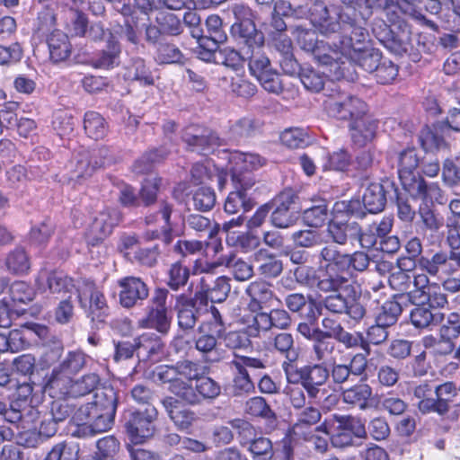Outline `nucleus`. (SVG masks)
Here are the masks:
<instances>
[{
    "mask_svg": "<svg viewBox=\"0 0 460 460\" xmlns=\"http://www.w3.org/2000/svg\"><path fill=\"white\" fill-rule=\"evenodd\" d=\"M206 27L208 35L199 38L200 47H209V42L216 48L219 44L225 43L227 40V35L223 30L222 20L218 15H209L206 20Z\"/></svg>",
    "mask_w": 460,
    "mask_h": 460,
    "instance_id": "79ce46f5",
    "label": "nucleus"
},
{
    "mask_svg": "<svg viewBox=\"0 0 460 460\" xmlns=\"http://www.w3.org/2000/svg\"><path fill=\"white\" fill-rule=\"evenodd\" d=\"M394 189V183L389 179L380 182H373L366 189L362 201L365 208L371 214L383 211L386 204V195Z\"/></svg>",
    "mask_w": 460,
    "mask_h": 460,
    "instance_id": "5701e85b",
    "label": "nucleus"
},
{
    "mask_svg": "<svg viewBox=\"0 0 460 460\" xmlns=\"http://www.w3.org/2000/svg\"><path fill=\"white\" fill-rule=\"evenodd\" d=\"M119 304L124 308L139 305L149 296L147 285L137 277H125L118 281Z\"/></svg>",
    "mask_w": 460,
    "mask_h": 460,
    "instance_id": "f3484780",
    "label": "nucleus"
},
{
    "mask_svg": "<svg viewBox=\"0 0 460 460\" xmlns=\"http://www.w3.org/2000/svg\"><path fill=\"white\" fill-rule=\"evenodd\" d=\"M434 386L428 382L416 385L413 389V396L418 399L417 408L422 414L436 412L439 416L446 415L450 407L447 406L446 400H438Z\"/></svg>",
    "mask_w": 460,
    "mask_h": 460,
    "instance_id": "6ab92c4d",
    "label": "nucleus"
},
{
    "mask_svg": "<svg viewBox=\"0 0 460 460\" xmlns=\"http://www.w3.org/2000/svg\"><path fill=\"white\" fill-rule=\"evenodd\" d=\"M173 205L166 200H161L158 203V209L146 216L145 224L147 226H155L163 227L164 242L168 244L172 242V232L173 224L172 222V214Z\"/></svg>",
    "mask_w": 460,
    "mask_h": 460,
    "instance_id": "393cba45",
    "label": "nucleus"
},
{
    "mask_svg": "<svg viewBox=\"0 0 460 460\" xmlns=\"http://www.w3.org/2000/svg\"><path fill=\"white\" fill-rule=\"evenodd\" d=\"M326 231L334 243L345 245L349 241H354V236L358 234V223L332 220L329 222Z\"/></svg>",
    "mask_w": 460,
    "mask_h": 460,
    "instance_id": "58836bf2",
    "label": "nucleus"
},
{
    "mask_svg": "<svg viewBox=\"0 0 460 460\" xmlns=\"http://www.w3.org/2000/svg\"><path fill=\"white\" fill-rule=\"evenodd\" d=\"M386 3L385 17L387 21L402 33L406 35L411 34V26L406 21L407 18H411L433 30L437 29L435 22L427 19L411 1L388 0Z\"/></svg>",
    "mask_w": 460,
    "mask_h": 460,
    "instance_id": "1a4fd4ad",
    "label": "nucleus"
},
{
    "mask_svg": "<svg viewBox=\"0 0 460 460\" xmlns=\"http://www.w3.org/2000/svg\"><path fill=\"white\" fill-rule=\"evenodd\" d=\"M377 124L366 114L349 123V133L354 146L363 147L376 137Z\"/></svg>",
    "mask_w": 460,
    "mask_h": 460,
    "instance_id": "bb28decb",
    "label": "nucleus"
},
{
    "mask_svg": "<svg viewBox=\"0 0 460 460\" xmlns=\"http://www.w3.org/2000/svg\"><path fill=\"white\" fill-rule=\"evenodd\" d=\"M419 267L430 276H453L460 270V252L440 250L431 257L420 256Z\"/></svg>",
    "mask_w": 460,
    "mask_h": 460,
    "instance_id": "f8f14e48",
    "label": "nucleus"
},
{
    "mask_svg": "<svg viewBox=\"0 0 460 460\" xmlns=\"http://www.w3.org/2000/svg\"><path fill=\"white\" fill-rule=\"evenodd\" d=\"M39 289L49 291L51 294L60 295L64 297L66 294H76L73 279L62 270H50L42 269L36 279Z\"/></svg>",
    "mask_w": 460,
    "mask_h": 460,
    "instance_id": "dca6fc26",
    "label": "nucleus"
},
{
    "mask_svg": "<svg viewBox=\"0 0 460 460\" xmlns=\"http://www.w3.org/2000/svg\"><path fill=\"white\" fill-rule=\"evenodd\" d=\"M372 395V388L365 383L357 384L341 393L344 403L358 406L360 410L369 407L368 401Z\"/></svg>",
    "mask_w": 460,
    "mask_h": 460,
    "instance_id": "a19ab883",
    "label": "nucleus"
},
{
    "mask_svg": "<svg viewBox=\"0 0 460 460\" xmlns=\"http://www.w3.org/2000/svg\"><path fill=\"white\" fill-rule=\"evenodd\" d=\"M101 378L96 373H88L73 380L72 397H82L93 392L99 386Z\"/></svg>",
    "mask_w": 460,
    "mask_h": 460,
    "instance_id": "774afa93",
    "label": "nucleus"
},
{
    "mask_svg": "<svg viewBox=\"0 0 460 460\" xmlns=\"http://www.w3.org/2000/svg\"><path fill=\"white\" fill-rule=\"evenodd\" d=\"M125 77L129 81H137L141 85H153L154 76L150 67L141 58H133L130 65L127 67Z\"/></svg>",
    "mask_w": 460,
    "mask_h": 460,
    "instance_id": "c03bdc74",
    "label": "nucleus"
},
{
    "mask_svg": "<svg viewBox=\"0 0 460 460\" xmlns=\"http://www.w3.org/2000/svg\"><path fill=\"white\" fill-rule=\"evenodd\" d=\"M5 288H9L10 297L13 302L28 304L34 298V290L24 281H15L8 287V280L0 278V292Z\"/></svg>",
    "mask_w": 460,
    "mask_h": 460,
    "instance_id": "09e8293b",
    "label": "nucleus"
},
{
    "mask_svg": "<svg viewBox=\"0 0 460 460\" xmlns=\"http://www.w3.org/2000/svg\"><path fill=\"white\" fill-rule=\"evenodd\" d=\"M158 414L155 406H148L145 410H128L124 413V428L133 443H143L155 435Z\"/></svg>",
    "mask_w": 460,
    "mask_h": 460,
    "instance_id": "7ed1b4c3",
    "label": "nucleus"
},
{
    "mask_svg": "<svg viewBox=\"0 0 460 460\" xmlns=\"http://www.w3.org/2000/svg\"><path fill=\"white\" fill-rule=\"evenodd\" d=\"M296 43L305 52L311 53L314 59L325 66L335 79L344 77V67L338 64V52L331 42L318 40L316 31L303 26H296L295 30Z\"/></svg>",
    "mask_w": 460,
    "mask_h": 460,
    "instance_id": "f03ea898",
    "label": "nucleus"
},
{
    "mask_svg": "<svg viewBox=\"0 0 460 460\" xmlns=\"http://www.w3.org/2000/svg\"><path fill=\"white\" fill-rule=\"evenodd\" d=\"M208 308L209 305L202 294L195 292L193 296H176L174 309L179 328L184 332L193 331L199 319L208 313Z\"/></svg>",
    "mask_w": 460,
    "mask_h": 460,
    "instance_id": "0eeeda50",
    "label": "nucleus"
},
{
    "mask_svg": "<svg viewBox=\"0 0 460 460\" xmlns=\"http://www.w3.org/2000/svg\"><path fill=\"white\" fill-rule=\"evenodd\" d=\"M58 3H49L38 12L33 22V31L38 34H45L55 27L57 22Z\"/></svg>",
    "mask_w": 460,
    "mask_h": 460,
    "instance_id": "a18cd8bd",
    "label": "nucleus"
},
{
    "mask_svg": "<svg viewBox=\"0 0 460 460\" xmlns=\"http://www.w3.org/2000/svg\"><path fill=\"white\" fill-rule=\"evenodd\" d=\"M330 335L323 333V331L314 339L312 350L314 359L317 361H324L330 358L336 349V343L332 341Z\"/></svg>",
    "mask_w": 460,
    "mask_h": 460,
    "instance_id": "0e129e2a",
    "label": "nucleus"
},
{
    "mask_svg": "<svg viewBox=\"0 0 460 460\" xmlns=\"http://www.w3.org/2000/svg\"><path fill=\"white\" fill-rule=\"evenodd\" d=\"M105 46L92 60L95 68L110 70L119 66L122 47L118 38L109 31Z\"/></svg>",
    "mask_w": 460,
    "mask_h": 460,
    "instance_id": "b1692460",
    "label": "nucleus"
},
{
    "mask_svg": "<svg viewBox=\"0 0 460 460\" xmlns=\"http://www.w3.org/2000/svg\"><path fill=\"white\" fill-rule=\"evenodd\" d=\"M76 297L82 307H86L84 299L89 298L88 315L93 322L104 323L109 315V306L104 295L89 280L84 282V288H77Z\"/></svg>",
    "mask_w": 460,
    "mask_h": 460,
    "instance_id": "4468645a",
    "label": "nucleus"
},
{
    "mask_svg": "<svg viewBox=\"0 0 460 460\" xmlns=\"http://www.w3.org/2000/svg\"><path fill=\"white\" fill-rule=\"evenodd\" d=\"M349 275L348 271H335L332 268H324L317 278L316 287L323 293L352 291V288L357 287Z\"/></svg>",
    "mask_w": 460,
    "mask_h": 460,
    "instance_id": "aec40b11",
    "label": "nucleus"
},
{
    "mask_svg": "<svg viewBox=\"0 0 460 460\" xmlns=\"http://www.w3.org/2000/svg\"><path fill=\"white\" fill-rule=\"evenodd\" d=\"M162 179L157 175H149L141 185L138 191L140 205L150 207L157 200V193L160 189Z\"/></svg>",
    "mask_w": 460,
    "mask_h": 460,
    "instance_id": "4d7b16f0",
    "label": "nucleus"
},
{
    "mask_svg": "<svg viewBox=\"0 0 460 460\" xmlns=\"http://www.w3.org/2000/svg\"><path fill=\"white\" fill-rule=\"evenodd\" d=\"M168 295L169 291L165 288H156L154 291L146 316L140 321L142 327L155 329L163 334L169 332L171 318L168 316L166 306Z\"/></svg>",
    "mask_w": 460,
    "mask_h": 460,
    "instance_id": "9b49d317",
    "label": "nucleus"
},
{
    "mask_svg": "<svg viewBox=\"0 0 460 460\" xmlns=\"http://www.w3.org/2000/svg\"><path fill=\"white\" fill-rule=\"evenodd\" d=\"M161 403L168 418L180 431L190 429L199 420L194 411L183 406L181 401L174 396L164 397Z\"/></svg>",
    "mask_w": 460,
    "mask_h": 460,
    "instance_id": "a211bd4d",
    "label": "nucleus"
},
{
    "mask_svg": "<svg viewBox=\"0 0 460 460\" xmlns=\"http://www.w3.org/2000/svg\"><path fill=\"white\" fill-rule=\"evenodd\" d=\"M199 335L195 340L196 349L202 354L206 362L217 363L224 359L225 352L217 346V339L222 335L206 330L205 324L201 323L198 329Z\"/></svg>",
    "mask_w": 460,
    "mask_h": 460,
    "instance_id": "4be33fe9",
    "label": "nucleus"
},
{
    "mask_svg": "<svg viewBox=\"0 0 460 460\" xmlns=\"http://www.w3.org/2000/svg\"><path fill=\"white\" fill-rule=\"evenodd\" d=\"M328 217V207L324 199L318 200L316 204L305 208L303 212L304 222L311 227H320Z\"/></svg>",
    "mask_w": 460,
    "mask_h": 460,
    "instance_id": "e2e57ef3",
    "label": "nucleus"
},
{
    "mask_svg": "<svg viewBox=\"0 0 460 460\" xmlns=\"http://www.w3.org/2000/svg\"><path fill=\"white\" fill-rule=\"evenodd\" d=\"M218 263L227 268L237 281L249 280L254 275L253 266L234 252L221 255Z\"/></svg>",
    "mask_w": 460,
    "mask_h": 460,
    "instance_id": "2f4dec72",
    "label": "nucleus"
},
{
    "mask_svg": "<svg viewBox=\"0 0 460 460\" xmlns=\"http://www.w3.org/2000/svg\"><path fill=\"white\" fill-rule=\"evenodd\" d=\"M120 448L119 441L114 436H106L96 441L93 460H116Z\"/></svg>",
    "mask_w": 460,
    "mask_h": 460,
    "instance_id": "052dcab7",
    "label": "nucleus"
},
{
    "mask_svg": "<svg viewBox=\"0 0 460 460\" xmlns=\"http://www.w3.org/2000/svg\"><path fill=\"white\" fill-rule=\"evenodd\" d=\"M419 165V158L414 149H406L398 158V174L403 188L411 195H425L428 190H439L437 183L428 184L420 175L414 174Z\"/></svg>",
    "mask_w": 460,
    "mask_h": 460,
    "instance_id": "423d86ee",
    "label": "nucleus"
},
{
    "mask_svg": "<svg viewBox=\"0 0 460 460\" xmlns=\"http://www.w3.org/2000/svg\"><path fill=\"white\" fill-rule=\"evenodd\" d=\"M121 219V213L115 208H104L93 218L85 234L86 242L96 245L109 236Z\"/></svg>",
    "mask_w": 460,
    "mask_h": 460,
    "instance_id": "ddd939ff",
    "label": "nucleus"
},
{
    "mask_svg": "<svg viewBox=\"0 0 460 460\" xmlns=\"http://www.w3.org/2000/svg\"><path fill=\"white\" fill-rule=\"evenodd\" d=\"M394 220L390 217H384L379 222H373L364 229L358 224V234L354 241H358L363 249L376 248L379 238L392 231Z\"/></svg>",
    "mask_w": 460,
    "mask_h": 460,
    "instance_id": "412c9836",
    "label": "nucleus"
},
{
    "mask_svg": "<svg viewBox=\"0 0 460 460\" xmlns=\"http://www.w3.org/2000/svg\"><path fill=\"white\" fill-rule=\"evenodd\" d=\"M285 376L288 383L324 385L330 378V371L322 363L305 365L301 367L288 365Z\"/></svg>",
    "mask_w": 460,
    "mask_h": 460,
    "instance_id": "2eb2a0df",
    "label": "nucleus"
},
{
    "mask_svg": "<svg viewBox=\"0 0 460 460\" xmlns=\"http://www.w3.org/2000/svg\"><path fill=\"white\" fill-rule=\"evenodd\" d=\"M230 31L233 37L242 40L251 49L264 43L263 34L257 30L254 21L234 22Z\"/></svg>",
    "mask_w": 460,
    "mask_h": 460,
    "instance_id": "72a5a7b5",
    "label": "nucleus"
},
{
    "mask_svg": "<svg viewBox=\"0 0 460 460\" xmlns=\"http://www.w3.org/2000/svg\"><path fill=\"white\" fill-rule=\"evenodd\" d=\"M84 128L86 134L93 139H102L107 134L105 119L95 111H88L84 115Z\"/></svg>",
    "mask_w": 460,
    "mask_h": 460,
    "instance_id": "bf43d9fd",
    "label": "nucleus"
},
{
    "mask_svg": "<svg viewBox=\"0 0 460 460\" xmlns=\"http://www.w3.org/2000/svg\"><path fill=\"white\" fill-rule=\"evenodd\" d=\"M191 206L195 210L207 212L211 210L216 204V193L209 187L198 188L192 194Z\"/></svg>",
    "mask_w": 460,
    "mask_h": 460,
    "instance_id": "338daca9",
    "label": "nucleus"
},
{
    "mask_svg": "<svg viewBox=\"0 0 460 460\" xmlns=\"http://www.w3.org/2000/svg\"><path fill=\"white\" fill-rule=\"evenodd\" d=\"M49 58L54 63L66 60L72 51L68 36L60 30H54L47 38Z\"/></svg>",
    "mask_w": 460,
    "mask_h": 460,
    "instance_id": "7c9ffc66",
    "label": "nucleus"
},
{
    "mask_svg": "<svg viewBox=\"0 0 460 460\" xmlns=\"http://www.w3.org/2000/svg\"><path fill=\"white\" fill-rule=\"evenodd\" d=\"M332 420L337 423L331 433V443L334 447L344 448L359 446L361 440L367 436L365 423L360 418L334 414Z\"/></svg>",
    "mask_w": 460,
    "mask_h": 460,
    "instance_id": "20e7f679",
    "label": "nucleus"
},
{
    "mask_svg": "<svg viewBox=\"0 0 460 460\" xmlns=\"http://www.w3.org/2000/svg\"><path fill=\"white\" fill-rule=\"evenodd\" d=\"M312 22L319 32L329 40H332L333 49L338 52V64L348 70L346 62L342 58L351 55L354 51L362 49L360 47L367 37V31L357 22V16L346 12L344 9L337 13L336 18L329 14L327 6H322L320 14L311 13Z\"/></svg>",
    "mask_w": 460,
    "mask_h": 460,
    "instance_id": "f257e3e1",
    "label": "nucleus"
},
{
    "mask_svg": "<svg viewBox=\"0 0 460 460\" xmlns=\"http://www.w3.org/2000/svg\"><path fill=\"white\" fill-rule=\"evenodd\" d=\"M234 367L236 374L230 387L231 394L234 396H243L252 393L254 390V383L249 371L238 364H234Z\"/></svg>",
    "mask_w": 460,
    "mask_h": 460,
    "instance_id": "6e6d98bb",
    "label": "nucleus"
},
{
    "mask_svg": "<svg viewBox=\"0 0 460 460\" xmlns=\"http://www.w3.org/2000/svg\"><path fill=\"white\" fill-rule=\"evenodd\" d=\"M381 53L374 49H360L354 51L353 54L342 58L346 63H355L363 70L368 73H375L378 66L381 65Z\"/></svg>",
    "mask_w": 460,
    "mask_h": 460,
    "instance_id": "4c0bfd02",
    "label": "nucleus"
},
{
    "mask_svg": "<svg viewBox=\"0 0 460 460\" xmlns=\"http://www.w3.org/2000/svg\"><path fill=\"white\" fill-rule=\"evenodd\" d=\"M154 58L159 65L183 64L185 59L181 49L169 42L158 43Z\"/></svg>",
    "mask_w": 460,
    "mask_h": 460,
    "instance_id": "49530a36",
    "label": "nucleus"
},
{
    "mask_svg": "<svg viewBox=\"0 0 460 460\" xmlns=\"http://www.w3.org/2000/svg\"><path fill=\"white\" fill-rule=\"evenodd\" d=\"M137 357L156 359L163 352L162 341L154 334H143L137 337Z\"/></svg>",
    "mask_w": 460,
    "mask_h": 460,
    "instance_id": "8fccbe9b",
    "label": "nucleus"
},
{
    "mask_svg": "<svg viewBox=\"0 0 460 460\" xmlns=\"http://www.w3.org/2000/svg\"><path fill=\"white\" fill-rule=\"evenodd\" d=\"M79 447L73 442L61 441L54 445L43 460H78Z\"/></svg>",
    "mask_w": 460,
    "mask_h": 460,
    "instance_id": "680f3d73",
    "label": "nucleus"
},
{
    "mask_svg": "<svg viewBox=\"0 0 460 460\" xmlns=\"http://www.w3.org/2000/svg\"><path fill=\"white\" fill-rule=\"evenodd\" d=\"M5 266L13 274H24L31 268V261L22 247H15L8 252L5 258Z\"/></svg>",
    "mask_w": 460,
    "mask_h": 460,
    "instance_id": "3c124183",
    "label": "nucleus"
},
{
    "mask_svg": "<svg viewBox=\"0 0 460 460\" xmlns=\"http://www.w3.org/2000/svg\"><path fill=\"white\" fill-rule=\"evenodd\" d=\"M69 167V181H80L83 179L90 177L97 169L93 166V161H92L89 150H83L75 155L70 162Z\"/></svg>",
    "mask_w": 460,
    "mask_h": 460,
    "instance_id": "e433bc0d",
    "label": "nucleus"
},
{
    "mask_svg": "<svg viewBox=\"0 0 460 460\" xmlns=\"http://www.w3.org/2000/svg\"><path fill=\"white\" fill-rule=\"evenodd\" d=\"M319 258L326 262L324 268H332L335 271H346L349 269V253L341 252L334 244L323 247Z\"/></svg>",
    "mask_w": 460,
    "mask_h": 460,
    "instance_id": "37998d69",
    "label": "nucleus"
},
{
    "mask_svg": "<svg viewBox=\"0 0 460 460\" xmlns=\"http://www.w3.org/2000/svg\"><path fill=\"white\" fill-rule=\"evenodd\" d=\"M73 385V380L69 375L55 367L45 389L51 397L65 399L66 397H72Z\"/></svg>",
    "mask_w": 460,
    "mask_h": 460,
    "instance_id": "473e14b6",
    "label": "nucleus"
},
{
    "mask_svg": "<svg viewBox=\"0 0 460 460\" xmlns=\"http://www.w3.org/2000/svg\"><path fill=\"white\" fill-rule=\"evenodd\" d=\"M263 123L261 119L248 115L230 122L228 137L232 141L251 138L259 134Z\"/></svg>",
    "mask_w": 460,
    "mask_h": 460,
    "instance_id": "a878e982",
    "label": "nucleus"
},
{
    "mask_svg": "<svg viewBox=\"0 0 460 460\" xmlns=\"http://www.w3.org/2000/svg\"><path fill=\"white\" fill-rule=\"evenodd\" d=\"M230 164H232L230 170L250 172L262 166L264 160L257 154L234 153L230 159Z\"/></svg>",
    "mask_w": 460,
    "mask_h": 460,
    "instance_id": "13d9d810",
    "label": "nucleus"
},
{
    "mask_svg": "<svg viewBox=\"0 0 460 460\" xmlns=\"http://www.w3.org/2000/svg\"><path fill=\"white\" fill-rule=\"evenodd\" d=\"M117 404V392L112 386H105L95 394L93 402L80 406V414H89L88 409H95L107 413H116Z\"/></svg>",
    "mask_w": 460,
    "mask_h": 460,
    "instance_id": "c85d7f7f",
    "label": "nucleus"
},
{
    "mask_svg": "<svg viewBox=\"0 0 460 460\" xmlns=\"http://www.w3.org/2000/svg\"><path fill=\"white\" fill-rule=\"evenodd\" d=\"M293 335L288 332H279L273 339L270 344L281 355L285 357L281 367L286 374V367L295 365L298 358V351L295 347Z\"/></svg>",
    "mask_w": 460,
    "mask_h": 460,
    "instance_id": "c9c22d12",
    "label": "nucleus"
},
{
    "mask_svg": "<svg viewBox=\"0 0 460 460\" xmlns=\"http://www.w3.org/2000/svg\"><path fill=\"white\" fill-rule=\"evenodd\" d=\"M290 240L296 247L305 249H312L324 243L322 232L314 229L295 231L291 234Z\"/></svg>",
    "mask_w": 460,
    "mask_h": 460,
    "instance_id": "5fc2aeb1",
    "label": "nucleus"
},
{
    "mask_svg": "<svg viewBox=\"0 0 460 460\" xmlns=\"http://www.w3.org/2000/svg\"><path fill=\"white\" fill-rule=\"evenodd\" d=\"M254 201L248 197V194L242 190H234L228 194L225 205L224 210L229 215L236 214L241 209L243 212L251 210L254 207Z\"/></svg>",
    "mask_w": 460,
    "mask_h": 460,
    "instance_id": "864d4df0",
    "label": "nucleus"
},
{
    "mask_svg": "<svg viewBox=\"0 0 460 460\" xmlns=\"http://www.w3.org/2000/svg\"><path fill=\"white\" fill-rule=\"evenodd\" d=\"M405 307V296L394 295L385 301L376 316V322L383 326L391 327L395 324Z\"/></svg>",
    "mask_w": 460,
    "mask_h": 460,
    "instance_id": "f704fd0d",
    "label": "nucleus"
},
{
    "mask_svg": "<svg viewBox=\"0 0 460 460\" xmlns=\"http://www.w3.org/2000/svg\"><path fill=\"white\" fill-rule=\"evenodd\" d=\"M447 132V125L444 122L425 126L419 133V142L426 152L445 148L447 142L444 136Z\"/></svg>",
    "mask_w": 460,
    "mask_h": 460,
    "instance_id": "cd10ccee",
    "label": "nucleus"
},
{
    "mask_svg": "<svg viewBox=\"0 0 460 460\" xmlns=\"http://www.w3.org/2000/svg\"><path fill=\"white\" fill-rule=\"evenodd\" d=\"M323 105L329 116L350 122L367 113V105L362 100L338 89H332Z\"/></svg>",
    "mask_w": 460,
    "mask_h": 460,
    "instance_id": "39448f33",
    "label": "nucleus"
},
{
    "mask_svg": "<svg viewBox=\"0 0 460 460\" xmlns=\"http://www.w3.org/2000/svg\"><path fill=\"white\" fill-rule=\"evenodd\" d=\"M411 323L416 328H426L430 324H438L444 320V314L432 313L427 306H415L410 314Z\"/></svg>",
    "mask_w": 460,
    "mask_h": 460,
    "instance_id": "603ef678",
    "label": "nucleus"
},
{
    "mask_svg": "<svg viewBox=\"0 0 460 460\" xmlns=\"http://www.w3.org/2000/svg\"><path fill=\"white\" fill-rule=\"evenodd\" d=\"M169 151L164 148L154 149L144 154L133 165V171L138 174L151 172L154 164L164 160Z\"/></svg>",
    "mask_w": 460,
    "mask_h": 460,
    "instance_id": "69168bd1",
    "label": "nucleus"
},
{
    "mask_svg": "<svg viewBox=\"0 0 460 460\" xmlns=\"http://www.w3.org/2000/svg\"><path fill=\"white\" fill-rule=\"evenodd\" d=\"M181 138L188 150L201 155H208L226 145V140L215 130L198 124L187 126L182 131Z\"/></svg>",
    "mask_w": 460,
    "mask_h": 460,
    "instance_id": "9d476101",
    "label": "nucleus"
},
{
    "mask_svg": "<svg viewBox=\"0 0 460 460\" xmlns=\"http://www.w3.org/2000/svg\"><path fill=\"white\" fill-rule=\"evenodd\" d=\"M89 414H80V407L75 413L74 420L84 421L89 420L95 429L97 434L106 432L111 429L114 423L115 413L103 412L102 411L95 409H88Z\"/></svg>",
    "mask_w": 460,
    "mask_h": 460,
    "instance_id": "ea45409f",
    "label": "nucleus"
},
{
    "mask_svg": "<svg viewBox=\"0 0 460 460\" xmlns=\"http://www.w3.org/2000/svg\"><path fill=\"white\" fill-rule=\"evenodd\" d=\"M258 273L264 279H274L283 271V262L275 254L261 249L253 254Z\"/></svg>",
    "mask_w": 460,
    "mask_h": 460,
    "instance_id": "c756f323",
    "label": "nucleus"
},
{
    "mask_svg": "<svg viewBox=\"0 0 460 460\" xmlns=\"http://www.w3.org/2000/svg\"><path fill=\"white\" fill-rule=\"evenodd\" d=\"M360 292L357 288L350 290L334 292L325 296L321 305L332 314H346L356 322L361 321L367 313L359 299Z\"/></svg>",
    "mask_w": 460,
    "mask_h": 460,
    "instance_id": "6e6552de",
    "label": "nucleus"
},
{
    "mask_svg": "<svg viewBox=\"0 0 460 460\" xmlns=\"http://www.w3.org/2000/svg\"><path fill=\"white\" fill-rule=\"evenodd\" d=\"M231 291L230 279L226 276L218 277L212 287L202 288L197 294H202L206 301L212 303H222L226 300Z\"/></svg>",
    "mask_w": 460,
    "mask_h": 460,
    "instance_id": "de8ad7c7",
    "label": "nucleus"
}]
</instances>
